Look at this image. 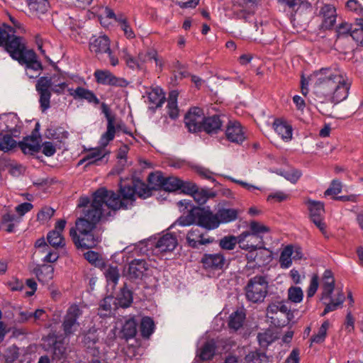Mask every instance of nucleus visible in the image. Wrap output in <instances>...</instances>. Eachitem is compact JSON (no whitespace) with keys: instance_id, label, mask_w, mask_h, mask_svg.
Returning a JSON list of instances; mask_svg holds the SVG:
<instances>
[{"instance_id":"obj_1","label":"nucleus","mask_w":363,"mask_h":363,"mask_svg":"<svg viewBox=\"0 0 363 363\" xmlns=\"http://www.w3.org/2000/svg\"><path fill=\"white\" fill-rule=\"evenodd\" d=\"M308 84L321 101L339 104L347 99L352 80L340 68L325 67L314 71L307 78L302 76L301 92L304 95L308 93Z\"/></svg>"},{"instance_id":"obj_2","label":"nucleus","mask_w":363,"mask_h":363,"mask_svg":"<svg viewBox=\"0 0 363 363\" xmlns=\"http://www.w3.org/2000/svg\"><path fill=\"white\" fill-rule=\"evenodd\" d=\"M107 190L101 188L96 191L94 196L89 208L85 213L84 218H79L76 222V228L79 235L91 232L95 224L101 217L111 216V208L105 206L107 198H108Z\"/></svg>"},{"instance_id":"obj_3","label":"nucleus","mask_w":363,"mask_h":363,"mask_svg":"<svg viewBox=\"0 0 363 363\" xmlns=\"http://www.w3.org/2000/svg\"><path fill=\"white\" fill-rule=\"evenodd\" d=\"M152 191L150 187L139 180L135 181L133 186L121 185L120 196L116 195L112 191H107V193L111 196L108 195L105 206L113 211L121 208H128L133 205L136 196L142 199H147L152 195Z\"/></svg>"},{"instance_id":"obj_4","label":"nucleus","mask_w":363,"mask_h":363,"mask_svg":"<svg viewBox=\"0 0 363 363\" xmlns=\"http://www.w3.org/2000/svg\"><path fill=\"white\" fill-rule=\"evenodd\" d=\"M67 87V83L60 75H55L50 78H40L36 84V90L40 95V104L42 110L44 111L50 108L51 96L50 89L57 94H62Z\"/></svg>"},{"instance_id":"obj_5","label":"nucleus","mask_w":363,"mask_h":363,"mask_svg":"<svg viewBox=\"0 0 363 363\" xmlns=\"http://www.w3.org/2000/svg\"><path fill=\"white\" fill-rule=\"evenodd\" d=\"M335 288V280L333 276V273L329 271H325L323 279H322V300L330 299V302L326 304L327 311L329 312L336 310L340 306L344 300L345 296L343 294L340 293L337 297L333 300L331 298V294H333Z\"/></svg>"},{"instance_id":"obj_6","label":"nucleus","mask_w":363,"mask_h":363,"mask_svg":"<svg viewBox=\"0 0 363 363\" xmlns=\"http://www.w3.org/2000/svg\"><path fill=\"white\" fill-rule=\"evenodd\" d=\"M268 282L263 277L251 279L245 287L246 297L252 303L262 302L267 294Z\"/></svg>"},{"instance_id":"obj_7","label":"nucleus","mask_w":363,"mask_h":363,"mask_svg":"<svg viewBox=\"0 0 363 363\" xmlns=\"http://www.w3.org/2000/svg\"><path fill=\"white\" fill-rule=\"evenodd\" d=\"M89 48L97 57L103 54H107L111 65L116 66L118 65V60L113 55L110 49V40L107 35H93L89 41Z\"/></svg>"},{"instance_id":"obj_8","label":"nucleus","mask_w":363,"mask_h":363,"mask_svg":"<svg viewBox=\"0 0 363 363\" xmlns=\"http://www.w3.org/2000/svg\"><path fill=\"white\" fill-rule=\"evenodd\" d=\"M201 263L208 273L213 274L223 271L228 264L225 256L220 252L204 254L201 259Z\"/></svg>"},{"instance_id":"obj_9","label":"nucleus","mask_w":363,"mask_h":363,"mask_svg":"<svg viewBox=\"0 0 363 363\" xmlns=\"http://www.w3.org/2000/svg\"><path fill=\"white\" fill-rule=\"evenodd\" d=\"M278 2L291 17L295 18L311 12L315 0H278Z\"/></svg>"},{"instance_id":"obj_10","label":"nucleus","mask_w":363,"mask_h":363,"mask_svg":"<svg viewBox=\"0 0 363 363\" xmlns=\"http://www.w3.org/2000/svg\"><path fill=\"white\" fill-rule=\"evenodd\" d=\"M4 45H5L6 51L9 53L13 60L18 62L22 60L24 55L28 50L26 49L23 39L16 37L11 35V33H10L9 40Z\"/></svg>"},{"instance_id":"obj_11","label":"nucleus","mask_w":363,"mask_h":363,"mask_svg":"<svg viewBox=\"0 0 363 363\" xmlns=\"http://www.w3.org/2000/svg\"><path fill=\"white\" fill-rule=\"evenodd\" d=\"M81 315L82 311L78 306L72 305L68 308L63 322L64 331L67 335L74 334L79 330L77 319Z\"/></svg>"},{"instance_id":"obj_12","label":"nucleus","mask_w":363,"mask_h":363,"mask_svg":"<svg viewBox=\"0 0 363 363\" xmlns=\"http://www.w3.org/2000/svg\"><path fill=\"white\" fill-rule=\"evenodd\" d=\"M149 265L145 259H135L124 269V274L130 279H140L148 274Z\"/></svg>"},{"instance_id":"obj_13","label":"nucleus","mask_w":363,"mask_h":363,"mask_svg":"<svg viewBox=\"0 0 363 363\" xmlns=\"http://www.w3.org/2000/svg\"><path fill=\"white\" fill-rule=\"evenodd\" d=\"M205 119L203 111L194 107L186 114L184 123L190 132H196L203 129Z\"/></svg>"},{"instance_id":"obj_14","label":"nucleus","mask_w":363,"mask_h":363,"mask_svg":"<svg viewBox=\"0 0 363 363\" xmlns=\"http://www.w3.org/2000/svg\"><path fill=\"white\" fill-rule=\"evenodd\" d=\"M196 224L208 230H214L219 226L216 213L214 214L209 209H199L196 212Z\"/></svg>"},{"instance_id":"obj_15","label":"nucleus","mask_w":363,"mask_h":363,"mask_svg":"<svg viewBox=\"0 0 363 363\" xmlns=\"http://www.w3.org/2000/svg\"><path fill=\"white\" fill-rule=\"evenodd\" d=\"M18 62L26 65V72L28 77L34 78L40 74L42 65L37 60V56L33 50H28L22 60H19Z\"/></svg>"},{"instance_id":"obj_16","label":"nucleus","mask_w":363,"mask_h":363,"mask_svg":"<svg viewBox=\"0 0 363 363\" xmlns=\"http://www.w3.org/2000/svg\"><path fill=\"white\" fill-rule=\"evenodd\" d=\"M181 211L186 210L187 214L182 216L175 223L179 226H188L193 223L196 224V212L198 208H194L189 200H182L178 203Z\"/></svg>"},{"instance_id":"obj_17","label":"nucleus","mask_w":363,"mask_h":363,"mask_svg":"<svg viewBox=\"0 0 363 363\" xmlns=\"http://www.w3.org/2000/svg\"><path fill=\"white\" fill-rule=\"evenodd\" d=\"M307 205L312 221L321 232L324 233L325 230V224L323 222L325 213L323 203L320 201L308 200L307 201Z\"/></svg>"},{"instance_id":"obj_18","label":"nucleus","mask_w":363,"mask_h":363,"mask_svg":"<svg viewBox=\"0 0 363 363\" xmlns=\"http://www.w3.org/2000/svg\"><path fill=\"white\" fill-rule=\"evenodd\" d=\"M303 257V252L299 247L291 245L286 246L282 250L279 257L281 267L288 269L292 264L293 260H300Z\"/></svg>"},{"instance_id":"obj_19","label":"nucleus","mask_w":363,"mask_h":363,"mask_svg":"<svg viewBox=\"0 0 363 363\" xmlns=\"http://www.w3.org/2000/svg\"><path fill=\"white\" fill-rule=\"evenodd\" d=\"M234 14L238 18L247 19L254 11L257 0H232Z\"/></svg>"},{"instance_id":"obj_20","label":"nucleus","mask_w":363,"mask_h":363,"mask_svg":"<svg viewBox=\"0 0 363 363\" xmlns=\"http://www.w3.org/2000/svg\"><path fill=\"white\" fill-rule=\"evenodd\" d=\"M65 225V220H59L55 223V229L48 233L47 239L52 247L57 248L62 247L65 245V238L62 235Z\"/></svg>"},{"instance_id":"obj_21","label":"nucleus","mask_w":363,"mask_h":363,"mask_svg":"<svg viewBox=\"0 0 363 363\" xmlns=\"http://www.w3.org/2000/svg\"><path fill=\"white\" fill-rule=\"evenodd\" d=\"M70 236L72 238L75 245L81 248H92L99 242L98 238H95L91 232L77 235L76 230L72 228L70 230Z\"/></svg>"},{"instance_id":"obj_22","label":"nucleus","mask_w":363,"mask_h":363,"mask_svg":"<svg viewBox=\"0 0 363 363\" xmlns=\"http://www.w3.org/2000/svg\"><path fill=\"white\" fill-rule=\"evenodd\" d=\"M143 97L147 99L150 108L161 106L165 99L162 89L158 86L148 89Z\"/></svg>"},{"instance_id":"obj_23","label":"nucleus","mask_w":363,"mask_h":363,"mask_svg":"<svg viewBox=\"0 0 363 363\" xmlns=\"http://www.w3.org/2000/svg\"><path fill=\"white\" fill-rule=\"evenodd\" d=\"M21 221L20 217L10 211L4 213L0 222V229L8 233L14 232L16 228Z\"/></svg>"},{"instance_id":"obj_24","label":"nucleus","mask_w":363,"mask_h":363,"mask_svg":"<svg viewBox=\"0 0 363 363\" xmlns=\"http://www.w3.org/2000/svg\"><path fill=\"white\" fill-rule=\"evenodd\" d=\"M225 135L227 138L233 143H240L245 140L244 132L238 122H230Z\"/></svg>"},{"instance_id":"obj_25","label":"nucleus","mask_w":363,"mask_h":363,"mask_svg":"<svg viewBox=\"0 0 363 363\" xmlns=\"http://www.w3.org/2000/svg\"><path fill=\"white\" fill-rule=\"evenodd\" d=\"M320 15L322 18V27L325 29L332 28L336 20V11L332 5H325L322 7Z\"/></svg>"},{"instance_id":"obj_26","label":"nucleus","mask_w":363,"mask_h":363,"mask_svg":"<svg viewBox=\"0 0 363 363\" xmlns=\"http://www.w3.org/2000/svg\"><path fill=\"white\" fill-rule=\"evenodd\" d=\"M177 245L176 238L172 234L167 233L160 237L156 244L155 250L157 252L172 251Z\"/></svg>"},{"instance_id":"obj_27","label":"nucleus","mask_w":363,"mask_h":363,"mask_svg":"<svg viewBox=\"0 0 363 363\" xmlns=\"http://www.w3.org/2000/svg\"><path fill=\"white\" fill-rule=\"evenodd\" d=\"M201 347L197 350V356L202 360L210 359L215 354V342L213 340H199Z\"/></svg>"},{"instance_id":"obj_28","label":"nucleus","mask_w":363,"mask_h":363,"mask_svg":"<svg viewBox=\"0 0 363 363\" xmlns=\"http://www.w3.org/2000/svg\"><path fill=\"white\" fill-rule=\"evenodd\" d=\"M285 313L289 319V315H291V307L288 302L285 301H277L271 303L267 308V315L269 318H272V315L276 314L277 312Z\"/></svg>"},{"instance_id":"obj_29","label":"nucleus","mask_w":363,"mask_h":363,"mask_svg":"<svg viewBox=\"0 0 363 363\" xmlns=\"http://www.w3.org/2000/svg\"><path fill=\"white\" fill-rule=\"evenodd\" d=\"M188 244L192 247H196L199 245H205L212 242V240L204 238L199 228L191 229L186 235Z\"/></svg>"},{"instance_id":"obj_30","label":"nucleus","mask_w":363,"mask_h":363,"mask_svg":"<svg viewBox=\"0 0 363 363\" xmlns=\"http://www.w3.org/2000/svg\"><path fill=\"white\" fill-rule=\"evenodd\" d=\"M257 238L250 231H244L238 235L239 247L243 250L258 248L259 243H256Z\"/></svg>"},{"instance_id":"obj_31","label":"nucleus","mask_w":363,"mask_h":363,"mask_svg":"<svg viewBox=\"0 0 363 363\" xmlns=\"http://www.w3.org/2000/svg\"><path fill=\"white\" fill-rule=\"evenodd\" d=\"M69 94L75 99H84L89 103L99 104V99L94 94L83 87H77L76 89H69Z\"/></svg>"},{"instance_id":"obj_32","label":"nucleus","mask_w":363,"mask_h":363,"mask_svg":"<svg viewBox=\"0 0 363 363\" xmlns=\"http://www.w3.org/2000/svg\"><path fill=\"white\" fill-rule=\"evenodd\" d=\"M108 151L106 148L102 147L101 145L98 147L91 149L83 160H81L79 164H82L84 162H88V164L96 163L102 160L106 155Z\"/></svg>"},{"instance_id":"obj_33","label":"nucleus","mask_w":363,"mask_h":363,"mask_svg":"<svg viewBox=\"0 0 363 363\" xmlns=\"http://www.w3.org/2000/svg\"><path fill=\"white\" fill-rule=\"evenodd\" d=\"M275 132L284 141H289L292 138V128L286 121L276 120L274 123Z\"/></svg>"},{"instance_id":"obj_34","label":"nucleus","mask_w":363,"mask_h":363,"mask_svg":"<svg viewBox=\"0 0 363 363\" xmlns=\"http://www.w3.org/2000/svg\"><path fill=\"white\" fill-rule=\"evenodd\" d=\"M45 347L49 346L48 349L53 350L55 358L60 359L65 353V348L62 346L61 342H57L54 335H49L44 339Z\"/></svg>"},{"instance_id":"obj_35","label":"nucleus","mask_w":363,"mask_h":363,"mask_svg":"<svg viewBox=\"0 0 363 363\" xmlns=\"http://www.w3.org/2000/svg\"><path fill=\"white\" fill-rule=\"evenodd\" d=\"M247 252L246 254V259L249 262H264L265 259H262L263 257L266 256L269 258V252L262 247V245H258V248L252 250H245ZM261 263H259L260 264Z\"/></svg>"},{"instance_id":"obj_36","label":"nucleus","mask_w":363,"mask_h":363,"mask_svg":"<svg viewBox=\"0 0 363 363\" xmlns=\"http://www.w3.org/2000/svg\"><path fill=\"white\" fill-rule=\"evenodd\" d=\"M239 211L235 208H221L217 213V219L219 225L220 223H227L235 220L238 218Z\"/></svg>"},{"instance_id":"obj_37","label":"nucleus","mask_w":363,"mask_h":363,"mask_svg":"<svg viewBox=\"0 0 363 363\" xmlns=\"http://www.w3.org/2000/svg\"><path fill=\"white\" fill-rule=\"evenodd\" d=\"M28 6L30 11L37 16L45 13L50 6L48 0H28Z\"/></svg>"},{"instance_id":"obj_38","label":"nucleus","mask_w":363,"mask_h":363,"mask_svg":"<svg viewBox=\"0 0 363 363\" xmlns=\"http://www.w3.org/2000/svg\"><path fill=\"white\" fill-rule=\"evenodd\" d=\"M116 134V128L113 124V121L111 118L108 117V124L106 131L102 134L100 140L99 145L105 148L110 141L113 140Z\"/></svg>"},{"instance_id":"obj_39","label":"nucleus","mask_w":363,"mask_h":363,"mask_svg":"<svg viewBox=\"0 0 363 363\" xmlns=\"http://www.w3.org/2000/svg\"><path fill=\"white\" fill-rule=\"evenodd\" d=\"M0 120L4 123L5 128L12 133L17 132L19 124L18 116L13 113L5 114L1 116Z\"/></svg>"},{"instance_id":"obj_40","label":"nucleus","mask_w":363,"mask_h":363,"mask_svg":"<svg viewBox=\"0 0 363 363\" xmlns=\"http://www.w3.org/2000/svg\"><path fill=\"white\" fill-rule=\"evenodd\" d=\"M222 126V121L217 116L207 117L203 123V129L208 133H216Z\"/></svg>"},{"instance_id":"obj_41","label":"nucleus","mask_w":363,"mask_h":363,"mask_svg":"<svg viewBox=\"0 0 363 363\" xmlns=\"http://www.w3.org/2000/svg\"><path fill=\"white\" fill-rule=\"evenodd\" d=\"M177 91H172L169 93L167 101V113L169 117L172 119L177 118L179 116V109L177 107Z\"/></svg>"},{"instance_id":"obj_42","label":"nucleus","mask_w":363,"mask_h":363,"mask_svg":"<svg viewBox=\"0 0 363 363\" xmlns=\"http://www.w3.org/2000/svg\"><path fill=\"white\" fill-rule=\"evenodd\" d=\"M245 319V313L243 309H238L229 317V327L234 330L239 329Z\"/></svg>"},{"instance_id":"obj_43","label":"nucleus","mask_w":363,"mask_h":363,"mask_svg":"<svg viewBox=\"0 0 363 363\" xmlns=\"http://www.w3.org/2000/svg\"><path fill=\"white\" fill-rule=\"evenodd\" d=\"M116 298L112 296L106 297L101 303L99 313L101 316L108 315L111 311L117 308Z\"/></svg>"},{"instance_id":"obj_44","label":"nucleus","mask_w":363,"mask_h":363,"mask_svg":"<svg viewBox=\"0 0 363 363\" xmlns=\"http://www.w3.org/2000/svg\"><path fill=\"white\" fill-rule=\"evenodd\" d=\"M123 335L126 339L133 337L137 333V323L133 318H126L121 330Z\"/></svg>"},{"instance_id":"obj_45","label":"nucleus","mask_w":363,"mask_h":363,"mask_svg":"<svg viewBox=\"0 0 363 363\" xmlns=\"http://www.w3.org/2000/svg\"><path fill=\"white\" fill-rule=\"evenodd\" d=\"M250 233H252L257 238H262V235L269 232V228L264 224L252 220L249 223Z\"/></svg>"},{"instance_id":"obj_46","label":"nucleus","mask_w":363,"mask_h":363,"mask_svg":"<svg viewBox=\"0 0 363 363\" xmlns=\"http://www.w3.org/2000/svg\"><path fill=\"white\" fill-rule=\"evenodd\" d=\"M21 148L26 153H33L38 152L40 149L38 138L36 137L26 138L22 144Z\"/></svg>"},{"instance_id":"obj_47","label":"nucleus","mask_w":363,"mask_h":363,"mask_svg":"<svg viewBox=\"0 0 363 363\" xmlns=\"http://www.w3.org/2000/svg\"><path fill=\"white\" fill-rule=\"evenodd\" d=\"M359 33V30L357 28H354V30H352L351 25L347 23H342L340 26L337 28V33L338 36L340 35H345L347 34H350V35L357 42H360V38L357 37V34Z\"/></svg>"},{"instance_id":"obj_48","label":"nucleus","mask_w":363,"mask_h":363,"mask_svg":"<svg viewBox=\"0 0 363 363\" xmlns=\"http://www.w3.org/2000/svg\"><path fill=\"white\" fill-rule=\"evenodd\" d=\"M54 268L51 265H43L37 272L39 281L47 283L53 278Z\"/></svg>"},{"instance_id":"obj_49","label":"nucleus","mask_w":363,"mask_h":363,"mask_svg":"<svg viewBox=\"0 0 363 363\" xmlns=\"http://www.w3.org/2000/svg\"><path fill=\"white\" fill-rule=\"evenodd\" d=\"M155 330L153 320L147 316L143 317L140 321L141 334L145 337H149Z\"/></svg>"},{"instance_id":"obj_50","label":"nucleus","mask_w":363,"mask_h":363,"mask_svg":"<svg viewBox=\"0 0 363 363\" xmlns=\"http://www.w3.org/2000/svg\"><path fill=\"white\" fill-rule=\"evenodd\" d=\"M96 81L103 84H116V79L108 71L97 70L94 73Z\"/></svg>"},{"instance_id":"obj_51","label":"nucleus","mask_w":363,"mask_h":363,"mask_svg":"<svg viewBox=\"0 0 363 363\" xmlns=\"http://www.w3.org/2000/svg\"><path fill=\"white\" fill-rule=\"evenodd\" d=\"M288 300L294 303H300L303 298V291L299 286H291L287 290Z\"/></svg>"},{"instance_id":"obj_52","label":"nucleus","mask_w":363,"mask_h":363,"mask_svg":"<svg viewBox=\"0 0 363 363\" xmlns=\"http://www.w3.org/2000/svg\"><path fill=\"white\" fill-rule=\"evenodd\" d=\"M108 285H112L114 287L118 283L119 279V271L117 267L108 266L106 267L104 272Z\"/></svg>"},{"instance_id":"obj_53","label":"nucleus","mask_w":363,"mask_h":363,"mask_svg":"<svg viewBox=\"0 0 363 363\" xmlns=\"http://www.w3.org/2000/svg\"><path fill=\"white\" fill-rule=\"evenodd\" d=\"M152 60H154L157 66L161 67L162 66V62L159 58L157 53L155 50L147 52L146 53L140 52L138 55V60L141 64V69L144 63L147 62Z\"/></svg>"},{"instance_id":"obj_54","label":"nucleus","mask_w":363,"mask_h":363,"mask_svg":"<svg viewBox=\"0 0 363 363\" xmlns=\"http://www.w3.org/2000/svg\"><path fill=\"white\" fill-rule=\"evenodd\" d=\"M215 194L213 192L208 191L205 189H196V191L191 194V196L199 204H203L206 202V201L211 198L214 197Z\"/></svg>"},{"instance_id":"obj_55","label":"nucleus","mask_w":363,"mask_h":363,"mask_svg":"<svg viewBox=\"0 0 363 363\" xmlns=\"http://www.w3.org/2000/svg\"><path fill=\"white\" fill-rule=\"evenodd\" d=\"M164 180V177L160 172L151 173L148 176V182L152 189H162Z\"/></svg>"},{"instance_id":"obj_56","label":"nucleus","mask_w":363,"mask_h":363,"mask_svg":"<svg viewBox=\"0 0 363 363\" xmlns=\"http://www.w3.org/2000/svg\"><path fill=\"white\" fill-rule=\"evenodd\" d=\"M99 20L104 27H108L113 22L118 21V18H117L112 10L105 8L100 16Z\"/></svg>"},{"instance_id":"obj_57","label":"nucleus","mask_w":363,"mask_h":363,"mask_svg":"<svg viewBox=\"0 0 363 363\" xmlns=\"http://www.w3.org/2000/svg\"><path fill=\"white\" fill-rule=\"evenodd\" d=\"M238 244V236L228 235L219 240V246L223 250H232Z\"/></svg>"},{"instance_id":"obj_58","label":"nucleus","mask_w":363,"mask_h":363,"mask_svg":"<svg viewBox=\"0 0 363 363\" xmlns=\"http://www.w3.org/2000/svg\"><path fill=\"white\" fill-rule=\"evenodd\" d=\"M116 300L119 306L123 308L128 307L133 301L132 294L128 289H124L121 290Z\"/></svg>"},{"instance_id":"obj_59","label":"nucleus","mask_w":363,"mask_h":363,"mask_svg":"<svg viewBox=\"0 0 363 363\" xmlns=\"http://www.w3.org/2000/svg\"><path fill=\"white\" fill-rule=\"evenodd\" d=\"M277 337L272 330H267L263 333H259L257 338L259 345L262 347H267Z\"/></svg>"},{"instance_id":"obj_60","label":"nucleus","mask_w":363,"mask_h":363,"mask_svg":"<svg viewBox=\"0 0 363 363\" xmlns=\"http://www.w3.org/2000/svg\"><path fill=\"white\" fill-rule=\"evenodd\" d=\"M181 180L177 177H164L162 189L167 191H175L179 189Z\"/></svg>"},{"instance_id":"obj_61","label":"nucleus","mask_w":363,"mask_h":363,"mask_svg":"<svg viewBox=\"0 0 363 363\" xmlns=\"http://www.w3.org/2000/svg\"><path fill=\"white\" fill-rule=\"evenodd\" d=\"M330 327V323L328 320H325L320 327L318 332L316 335H313L311 339L312 342L321 343L323 342L327 335V331Z\"/></svg>"},{"instance_id":"obj_62","label":"nucleus","mask_w":363,"mask_h":363,"mask_svg":"<svg viewBox=\"0 0 363 363\" xmlns=\"http://www.w3.org/2000/svg\"><path fill=\"white\" fill-rule=\"evenodd\" d=\"M281 176L284 177L286 180L292 184H296L302 175L300 170L296 169H291L286 171H282L279 173Z\"/></svg>"},{"instance_id":"obj_63","label":"nucleus","mask_w":363,"mask_h":363,"mask_svg":"<svg viewBox=\"0 0 363 363\" xmlns=\"http://www.w3.org/2000/svg\"><path fill=\"white\" fill-rule=\"evenodd\" d=\"M122 52H123V57L125 59L127 65L130 68H131L133 69H141V64L140 63L138 58V59L134 58L130 55V53L128 52L127 49L123 50Z\"/></svg>"},{"instance_id":"obj_64","label":"nucleus","mask_w":363,"mask_h":363,"mask_svg":"<svg viewBox=\"0 0 363 363\" xmlns=\"http://www.w3.org/2000/svg\"><path fill=\"white\" fill-rule=\"evenodd\" d=\"M16 142L10 135L4 136L0 141V151L8 152L15 147Z\"/></svg>"}]
</instances>
